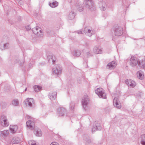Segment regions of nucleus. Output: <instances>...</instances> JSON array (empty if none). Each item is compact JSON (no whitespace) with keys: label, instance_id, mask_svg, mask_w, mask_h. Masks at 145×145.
<instances>
[{"label":"nucleus","instance_id":"nucleus-1","mask_svg":"<svg viewBox=\"0 0 145 145\" xmlns=\"http://www.w3.org/2000/svg\"><path fill=\"white\" fill-rule=\"evenodd\" d=\"M138 65L140 67L142 68L145 70V57L140 61L135 56H132L130 59L129 65L133 67Z\"/></svg>","mask_w":145,"mask_h":145},{"label":"nucleus","instance_id":"nucleus-2","mask_svg":"<svg viewBox=\"0 0 145 145\" xmlns=\"http://www.w3.org/2000/svg\"><path fill=\"white\" fill-rule=\"evenodd\" d=\"M89 102V99L88 96L84 95L82 97L81 102L84 109L86 110L87 109L88 105Z\"/></svg>","mask_w":145,"mask_h":145},{"label":"nucleus","instance_id":"nucleus-3","mask_svg":"<svg viewBox=\"0 0 145 145\" xmlns=\"http://www.w3.org/2000/svg\"><path fill=\"white\" fill-rule=\"evenodd\" d=\"M95 92L99 97L104 99L106 98V94L105 93L104 90L102 88H97L95 90Z\"/></svg>","mask_w":145,"mask_h":145},{"label":"nucleus","instance_id":"nucleus-4","mask_svg":"<svg viewBox=\"0 0 145 145\" xmlns=\"http://www.w3.org/2000/svg\"><path fill=\"white\" fill-rule=\"evenodd\" d=\"M62 69L60 65H56L53 69V73L54 74L59 75L61 73Z\"/></svg>","mask_w":145,"mask_h":145},{"label":"nucleus","instance_id":"nucleus-5","mask_svg":"<svg viewBox=\"0 0 145 145\" xmlns=\"http://www.w3.org/2000/svg\"><path fill=\"white\" fill-rule=\"evenodd\" d=\"M84 33L88 36H91L95 33V31L91 28L89 27H86L84 29Z\"/></svg>","mask_w":145,"mask_h":145},{"label":"nucleus","instance_id":"nucleus-6","mask_svg":"<svg viewBox=\"0 0 145 145\" xmlns=\"http://www.w3.org/2000/svg\"><path fill=\"white\" fill-rule=\"evenodd\" d=\"M114 34L115 36H120L123 33V28L121 27H116L114 29Z\"/></svg>","mask_w":145,"mask_h":145},{"label":"nucleus","instance_id":"nucleus-7","mask_svg":"<svg viewBox=\"0 0 145 145\" xmlns=\"http://www.w3.org/2000/svg\"><path fill=\"white\" fill-rule=\"evenodd\" d=\"M1 125L3 127H7L9 125V123L7 120L6 116L4 115H3L1 116Z\"/></svg>","mask_w":145,"mask_h":145},{"label":"nucleus","instance_id":"nucleus-8","mask_svg":"<svg viewBox=\"0 0 145 145\" xmlns=\"http://www.w3.org/2000/svg\"><path fill=\"white\" fill-rule=\"evenodd\" d=\"M66 110L65 108L60 107L57 108V114L59 116H63L66 114Z\"/></svg>","mask_w":145,"mask_h":145},{"label":"nucleus","instance_id":"nucleus-9","mask_svg":"<svg viewBox=\"0 0 145 145\" xmlns=\"http://www.w3.org/2000/svg\"><path fill=\"white\" fill-rule=\"evenodd\" d=\"M84 3L87 8L90 9L93 5V2L91 0H85Z\"/></svg>","mask_w":145,"mask_h":145},{"label":"nucleus","instance_id":"nucleus-10","mask_svg":"<svg viewBox=\"0 0 145 145\" xmlns=\"http://www.w3.org/2000/svg\"><path fill=\"white\" fill-rule=\"evenodd\" d=\"M113 105L118 109H120L121 107L120 103L117 98H115L113 100Z\"/></svg>","mask_w":145,"mask_h":145},{"label":"nucleus","instance_id":"nucleus-11","mask_svg":"<svg viewBox=\"0 0 145 145\" xmlns=\"http://www.w3.org/2000/svg\"><path fill=\"white\" fill-rule=\"evenodd\" d=\"M125 83L129 87L132 88L134 87L136 85V83L135 81L130 79L126 80Z\"/></svg>","mask_w":145,"mask_h":145},{"label":"nucleus","instance_id":"nucleus-12","mask_svg":"<svg viewBox=\"0 0 145 145\" xmlns=\"http://www.w3.org/2000/svg\"><path fill=\"white\" fill-rule=\"evenodd\" d=\"M32 31L37 36H40L41 35L42 32L40 28L38 27H36L33 28Z\"/></svg>","mask_w":145,"mask_h":145},{"label":"nucleus","instance_id":"nucleus-13","mask_svg":"<svg viewBox=\"0 0 145 145\" xmlns=\"http://www.w3.org/2000/svg\"><path fill=\"white\" fill-rule=\"evenodd\" d=\"M116 62L112 61L109 63L107 65V68L110 69H112L115 68L116 66Z\"/></svg>","mask_w":145,"mask_h":145},{"label":"nucleus","instance_id":"nucleus-14","mask_svg":"<svg viewBox=\"0 0 145 145\" xmlns=\"http://www.w3.org/2000/svg\"><path fill=\"white\" fill-rule=\"evenodd\" d=\"M27 126V127L32 129L34 127V123L33 121L31 120H28L26 123Z\"/></svg>","mask_w":145,"mask_h":145},{"label":"nucleus","instance_id":"nucleus-15","mask_svg":"<svg viewBox=\"0 0 145 145\" xmlns=\"http://www.w3.org/2000/svg\"><path fill=\"white\" fill-rule=\"evenodd\" d=\"M18 126L16 125H11L10 126V131L11 133H14L18 129Z\"/></svg>","mask_w":145,"mask_h":145},{"label":"nucleus","instance_id":"nucleus-16","mask_svg":"<svg viewBox=\"0 0 145 145\" xmlns=\"http://www.w3.org/2000/svg\"><path fill=\"white\" fill-rule=\"evenodd\" d=\"M93 52L95 54L101 53L102 51V48L98 47L95 46L93 49Z\"/></svg>","mask_w":145,"mask_h":145},{"label":"nucleus","instance_id":"nucleus-17","mask_svg":"<svg viewBox=\"0 0 145 145\" xmlns=\"http://www.w3.org/2000/svg\"><path fill=\"white\" fill-rule=\"evenodd\" d=\"M137 77L139 79L142 80L144 78V73L142 71H138L137 73Z\"/></svg>","mask_w":145,"mask_h":145},{"label":"nucleus","instance_id":"nucleus-18","mask_svg":"<svg viewBox=\"0 0 145 145\" xmlns=\"http://www.w3.org/2000/svg\"><path fill=\"white\" fill-rule=\"evenodd\" d=\"M27 101V103L30 107H32L34 104V101L33 98L27 99L26 100Z\"/></svg>","mask_w":145,"mask_h":145},{"label":"nucleus","instance_id":"nucleus-19","mask_svg":"<svg viewBox=\"0 0 145 145\" xmlns=\"http://www.w3.org/2000/svg\"><path fill=\"white\" fill-rule=\"evenodd\" d=\"M48 61L49 62H52V63H54L56 61V59L55 56L52 55H49L48 56Z\"/></svg>","mask_w":145,"mask_h":145},{"label":"nucleus","instance_id":"nucleus-20","mask_svg":"<svg viewBox=\"0 0 145 145\" xmlns=\"http://www.w3.org/2000/svg\"><path fill=\"white\" fill-rule=\"evenodd\" d=\"M34 133L36 136L38 137H41L42 135V131L39 129H35Z\"/></svg>","mask_w":145,"mask_h":145},{"label":"nucleus","instance_id":"nucleus-21","mask_svg":"<svg viewBox=\"0 0 145 145\" xmlns=\"http://www.w3.org/2000/svg\"><path fill=\"white\" fill-rule=\"evenodd\" d=\"M57 93L56 92H54L49 94L50 98L52 100H54L56 97Z\"/></svg>","mask_w":145,"mask_h":145},{"label":"nucleus","instance_id":"nucleus-22","mask_svg":"<svg viewBox=\"0 0 145 145\" xmlns=\"http://www.w3.org/2000/svg\"><path fill=\"white\" fill-rule=\"evenodd\" d=\"M9 132L7 130L0 132V135L3 137H7L9 135Z\"/></svg>","mask_w":145,"mask_h":145},{"label":"nucleus","instance_id":"nucleus-23","mask_svg":"<svg viewBox=\"0 0 145 145\" xmlns=\"http://www.w3.org/2000/svg\"><path fill=\"white\" fill-rule=\"evenodd\" d=\"M12 142L13 144H18L20 142V140L18 137H14L12 139Z\"/></svg>","mask_w":145,"mask_h":145},{"label":"nucleus","instance_id":"nucleus-24","mask_svg":"<svg viewBox=\"0 0 145 145\" xmlns=\"http://www.w3.org/2000/svg\"><path fill=\"white\" fill-rule=\"evenodd\" d=\"M9 44L8 43L4 44H1L0 45V48L1 50L7 49L8 47Z\"/></svg>","mask_w":145,"mask_h":145},{"label":"nucleus","instance_id":"nucleus-25","mask_svg":"<svg viewBox=\"0 0 145 145\" xmlns=\"http://www.w3.org/2000/svg\"><path fill=\"white\" fill-rule=\"evenodd\" d=\"M81 54V52L80 51L78 50H75L73 52V55L75 56L78 57Z\"/></svg>","mask_w":145,"mask_h":145},{"label":"nucleus","instance_id":"nucleus-26","mask_svg":"<svg viewBox=\"0 0 145 145\" xmlns=\"http://www.w3.org/2000/svg\"><path fill=\"white\" fill-rule=\"evenodd\" d=\"M75 15V14L73 11H71L69 14L68 16L69 19L70 20L73 19Z\"/></svg>","mask_w":145,"mask_h":145},{"label":"nucleus","instance_id":"nucleus-27","mask_svg":"<svg viewBox=\"0 0 145 145\" xmlns=\"http://www.w3.org/2000/svg\"><path fill=\"white\" fill-rule=\"evenodd\" d=\"M19 101L17 99H14L12 101V105L14 106H18L19 105Z\"/></svg>","mask_w":145,"mask_h":145},{"label":"nucleus","instance_id":"nucleus-28","mask_svg":"<svg viewBox=\"0 0 145 145\" xmlns=\"http://www.w3.org/2000/svg\"><path fill=\"white\" fill-rule=\"evenodd\" d=\"M35 91L36 92H39L40 91L41 89V87L37 85H35L33 87Z\"/></svg>","mask_w":145,"mask_h":145},{"label":"nucleus","instance_id":"nucleus-29","mask_svg":"<svg viewBox=\"0 0 145 145\" xmlns=\"http://www.w3.org/2000/svg\"><path fill=\"white\" fill-rule=\"evenodd\" d=\"M96 127L97 129L98 130H101V127L100 126V124L98 123L97 121H95V122L94 125Z\"/></svg>","mask_w":145,"mask_h":145},{"label":"nucleus","instance_id":"nucleus-30","mask_svg":"<svg viewBox=\"0 0 145 145\" xmlns=\"http://www.w3.org/2000/svg\"><path fill=\"white\" fill-rule=\"evenodd\" d=\"M141 137V144L142 145H145V134L142 135Z\"/></svg>","mask_w":145,"mask_h":145},{"label":"nucleus","instance_id":"nucleus-31","mask_svg":"<svg viewBox=\"0 0 145 145\" xmlns=\"http://www.w3.org/2000/svg\"><path fill=\"white\" fill-rule=\"evenodd\" d=\"M58 3L57 2L55 1L50 3L49 5L52 7L55 8L58 5Z\"/></svg>","mask_w":145,"mask_h":145},{"label":"nucleus","instance_id":"nucleus-32","mask_svg":"<svg viewBox=\"0 0 145 145\" xmlns=\"http://www.w3.org/2000/svg\"><path fill=\"white\" fill-rule=\"evenodd\" d=\"M29 145H39L38 143L34 140H30L28 142Z\"/></svg>","mask_w":145,"mask_h":145},{"label":"nucleus","instance_id":"nucleus-33","mask_svg":"<svg viewBox=\"0 0 145 145\" xmlns=\"http://www.w3.org/2000/svg\"><path fill=\"white\" fill-rule=\"evenodd\" d=\"M106 6L105 4L104 3L103 4L101 5L100 7V9L102 11H104L106 9Z\"/></svg>","mask_w":145,"mask_h":145},{"label":"nucleus","instance_id":"nucleus-34","mask_svg":"<svg viewBox=\"0 0 145 145\" xmlns=\"http://www.w3.org/2000/svg\"><path fill=\"white\" fill-rule=\"evenodd\" d=\"M76 7L78 10L80 12H81L83 10V7L81 5H77Z\"/></svg>","mask_w":145,"mask_h":145},{"label":"nucleus","instance_id":"nucleus-35","mask_svg":"<svg viewBox=\"0 0 145 145\" xmlns=\"http://www.w3.org/2000/svg\"><path fill=\"white\" fill-rule=\"evenodd\" d=\"M84 139L86 141V142L88 143H89L91 142L90 140L88 137L87 138H86V139L84 137Z\"/></svg>","mask_w":145,"mask_h":145},{"label":"nucleus","instance_id":"nucleus-36","mask_svg":"<svg viewBox=\"0 0 145 145\" xmlns=\"http://www.w3.org/2000/svg\"><path fill=\"white\" fill-rule=\"evenodd\" d=\"M74 105L72 103H71L70 104V108L71 109H73L74 107Z\"/></svg>","mask_w":145,"mask_h":145},{"label":"nucleus","instance_id":"nucleus-37","mask_svg":"<svg viewBox=\"0 0 145 145\" xmlns=\"http://www.w3.org/2000/svg\"><path fill=\"white\" fill-rule=\"evenodd\" d=\"M97 130H98L97 129L96 127L95 126V125H94L92 129V132H94Z\"/></svg>","mask_w":145,"mask_h":145},{"label":"nucleus","instance_id":"nucleus-38","mask_svg":"<svg viewBox=\"0 0 145 145\" xmlns=\"http://www.w3.org/2000/svg\"><path fill=\"white\" fill-rule=\"evenodd\" d=\"M50 145H59L56 142H53L51 143Z\"/></svg>","mask_w":145,"mask_h":145},{"label":"nucleus","instance_id":"nucleus-39","mask_svg":"<svg viewBox=\"0 0 145 145\" xmlns=\"http://www.w3.org/2000/svg\"><path fill=\"white\" fill-rule=\"evenodd\" d=\"M77 33L78 34H80V33L83 34V33H84V31H82L81 30H80L78 31H77Z\"/></svg>","mask_w":145,"mask_h":145},{"label":"nucleus","instance_id":"nucleus-40","mask_svg":"<svg viewBox=\"0 0 145 145\" xmlns=\"http://www.w3.org/2000/svg\"><path fill=\"white\" fill-rule=\"evenodd\" d=\"M87 56L88 57L89 56H92V55L90 54V52L87 53Z\"/></svg>","mask_w":145,"mask_h":145},{"label":"nucleus","instance_id":"nucleus-41","mask_svg":"<svg viewBox=\"0 0 145 145\" xmlns=\"http://www.w3.org/2000/svg\"><path fill=\"white\" fill-rule=\"evenodd\" d=\"M26 118L27 119H32V118L31 117L29 116H27L26 117Z\"/></svg>","mask_w":145,"mask_h":145},{"label":"nucleus","instance_id":"nucleus-42","mask_svg":"<svg viewBox=\"0 0 145 145\" xmlns=\"http://www.w3.org/2000/svg\"><path fill=\"white\" fill-rule=\"evenodd\" d=\"M26 28L28 30H29L31 29V28L29 27V26H28V27H26Z\"/></svg>","mask_w":145,"mask_h":145},{"label":"nucleus","instance_id":"nucleus-43","mask_svg":"<svg viewBox=\"0 0 145 145\" xmlns=\"http://www.w3.org/2000/svg\"><path fill=\"white\" fill-rule=\"evenodd\" d=\"M26 90H27V88H26L25 89V91H26Z\"/></svg>","mask_w":145,"mask_h":145}]
</instances>
